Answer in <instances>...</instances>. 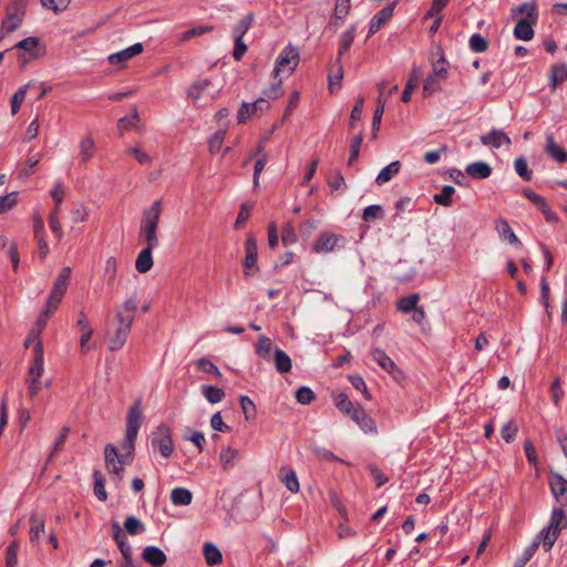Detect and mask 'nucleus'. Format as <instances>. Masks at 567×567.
I'll use <instances>...</instances> for the list:
<instances>
[{"instance_id": "39448f33", "label": "nucleus", "mask_w": 567, "mask_h": 567, "mask_svg": "<svg viewBox=\"0 0 567 567\" xmlns=\"http://www.w3.org/2000/svg\"><path fill=\"white\" fill-rule=\"evenodd\" d=\"M152 446L163 457H169L173 454L174 446L172 440L171 429L161 424L156 427V430L152 433Z\"/></svg>"}, {"instance_id": "4468645a", "label": "nucleus", "mask_w": 567, "mask_h": 567, "mask_svg": "<svg viewBox=\"0 0 567 567\" xmlns=\"http://www.w3.org/2000/svg\"><path fill=\"white\" fill-rule=\"evenodd\" d=\"M480 140L483 145L492 146L494 148H499L502 145L509 146L512 144L509 136L502 130L496 128H493L487 134L482 135Z\"/></svg>"}, {"instance_id": "ea45409f", "label": "nucleus", "mask_w": 567, "mask_h": 567, "mask_svg": "<svg viewBox=\"0 0 567 567\" xmlns=\"http://www.w3.org/2000/svg\"><path fill=\"white\" fill-rule=\"evenodd\" d=\"M202 393L209 403H218L225 398V392L214 385H203Z\"/></svg>"}, {"instance_id": "dca6fc26", "label": "nucleus", "mask_w": 567, "mask_h": 567, "mask_svg": "<svg viewBox=\"0 0 567 567\" xmlns=\"http://www.w3.org/2000/svg\"><path fill=\"white\" fill-rule=\"evenodd\" d=\"M142 558L153 567H162L167 560L166 554L156 546L145 547Z\"/></svg>"}, {"instance_id": "9d476101", "label": "nucleus", "mask_w": 567, "mask_h": 567, "mask_svg": "<svg viewBox=\"0 0 567 567\" xmlns=\"http://www.w3.org/2000/svg\"><path fill=\"white\" fill-rule=\"evenodd\" d=\"M104 453L109 473L120 475L123 472V464L128 463L125 456H118L117 449L113 444H107Z\"/></svg>"}, {"instance_id": "e433bc0d", "label": "nucleus", "mask_w": 567, "mask_h": 567, "mask_svg": "<svg viewBox=\"0 0 567 567\" xmlns=\"http://www.w3.org/2000/svg\"><path fill=\"white\" fill-rule=\"evenodd\" d=\"M354 33H355V28L354 25H352L351 28H349L348 30H346L344 32H342V34L340 35V40H339V50H338V60H340V58L349 51V49L351 48L353 41H354Z\"/></svg>"}, {"instance_id": "1a4fd4ad", "label": "nucleus", "mask_w": 567, "mask_h": 567, "mask_svg": "<svg viewBox=\"0 0 567 567\" xmlns=\"http://www.w3.org/2000/svg\"><path fill=\"white\" fill-rule=\"evenodd\" d=\"M371 357L384 371L389 372L393 379L400 382L403 379V372L396 367L393 360L381 349H373Z\"/></svg>"}, {"instance_id": "13d9d810", "label": "nucleus", "mask_w": 567, "mask_h": 567, "mask_svg": "<svg viewBox=\"0 0 567 567\" xmlns=\"http://www.w3.org/2000/svg\"><path fill=\"white\" fill-rule=\"evenodd\" d=\"M363 142V133L360 132L358 135H355L350 145V156L348 161V165H351L359 156L360 147Z\"/></svg>"}, {"instance_id": "49530a36", "label": "nucleus", "mask_w": 567, "mask_h": 567, "mask_svg": "<svg viewBox=\"0 0 567 567\" xmlns=\"http://www.w3.org/2000/svg\"><path fill=\"white\" fill-rule=\"evenodd\" d=\"M124 528L127 534L134 536L144 532L143 523L135 516H128L124 522Z\"/></svg>"}, {"instance_id": "774afa93", "label": "nucleus", "mask_w": 567, "mask_h": 567, "mask_svg": "<svg viewBox=\"0 0 567 567\" xmlns=\"http://www.w3.org/2000/svg\"><path fill=\"white\" fill-rule=\"evenodd\" d=\"M64 293H65V291L53 287V289L47 300L45 306L55 311L58 309Z\"/></svg>"}, {"instance_id": "a878e982", "label": "nucleus", "mask_w": 567, "mask_h": 567, "mask_svg": "<svg viewBox=\"0 0 567 567\" xmlns=\"http://www.w3.org/2000/svg\"><path fill=\"white\" fill-rule=\"evenodd\" d=\"M257 261V241L252 236H249L246 241V258L244 261L245 272L249 274V270L255 267Z\"/></svg>"}, {"instance_id": "603ef678", "label": "nucleus", "mask_w": 567, "mask_h": 567, "mask_svg": "<svg viewBox=\"0 0 567 567\" xmlns=\"http://www.w3.org/2000/svg\"><path fill=\"white\" fill-rule=\"evenodd\" d=\"M117 275V261L115 257H109L105 261L104 277L107 284H113Z\"/></svg>"}, {"instance_id": "7ed1b4c3", "label": "nucleus", "mask_w": 567, "mask_h": 567, "mask_svg": "<svg viewBox=\"0 0 567 567\" xmlns=\"http://www.w3.org/2000/svg\"><path fill=\"white\" fill-rule=\"evenodd\" d=\"M567 527V518L561 506L551 512L550 522L538 535H542L543 548L549 551L559 536L561 529Z\"/></svg>"}, {"instance_id": "ddd939ff", "label": "nucleus", "mask_w": 567, "mask_h": 567, "mask_svg": "<svg viewBox=\"0 0 567 567\" xmlns=\"http://www.w3.org/2000/svg\"><path fill=\"white\" fill-rule=\"evenodd\" d=\"M13 49L20 50V52H27L31 58H41L45 53L44 47L40 44V39L37 37H29L18 42Z\"/></svg>"}, {"instance_id": "c9c22d12", "label": "nucleus", "mask_w": 567, "mask_h": 567, "mask_svg": "<svg viewBox=\"0 0 567 567\" xmlns=\"http://www.w3.org/2000/svg\"><path fill=\"white\" fill-rule=\"evenodd\" d=\"M385 101H386V99H382L381 96H378L377 107L374 110V114H373V118H372V134H371L372 140H375L378 136V132H379L380 125H381L382 115L384 112Z\"/></svg>"}, {"instance_id": "bf43d9fd", "label": "nucleus", "mask_w": 567, "mask_h": 567, "mask_svg": "<svg viewBox=\"0 0 567 567\" xmlns=\"http://www.w3.org/2000/svg\"><path fill=\"white\" fill-rule=\"evenodd\" d=\"M212 30H213V27H209V25H198V27L190 28L189 30H187L181 34L179 41H187L192 38L203 35L204 33L209 32Z\"/></svg>"}, {"instance_id": "864d4df0", "label": "nucleus", "mask_w": 567, "mask_h": 567, "mask_svg": "<svg viewBox=\"0 0 567 567\" xmlns=\"http://www.w3.org/2000/svg\"><path fill=\"white\" fill-rule=\"evenodd\" d=\"M240 408L246 420H254L256 417L255 403L246 395L240 396Z\"/></svg>"}, {"instance_id": "3c124183", "label": "nucleus", "mask_w": 567, "mask_h": 567, "mask_svg": "<svg viewBox=\"0 0 567 567\" xmlns=\"http://www.w3.org/2000/svg\"><path fill=\"white\" fill-rule=\"evenodd\" d=\"M281 240L286 246L297 241L295 227L291 221H287L284 224L281 228Z\"/></svg>"}, {"instance_id": "9b49d317", "label": "nucleus", "mask_w": 567, "mask_h": 567, "mask_svg": "<svg viewBox=\"0 0 567 567\" xmlns=\"http://www.w3.org/2000/svg\"><path fill=\"white\" fill-rule=\"evenodd\" d=\"M396 4L398 1L395 0L372 17L369 24V35L378 32L392 18Z\"/></svg>"}, {"instance_id": "680f3d73", "label": "nucleus", "mask_w": 567, "mask_h": 567, "mask_svg": "<svg viewBox=\"0 0 567 567\" xmlns=\"http://www.w3.org/2000/svg\"><path fill=\"white\" fill-rule=\"evenodd\" d=\"M29 85H25L23 87H20L11 97V113L14 115L18 113V111L21 107V104L23 103L25 99L27 87Z\"/></svg>"}, {"instance_id": "a211bd4d", "label": "nucleus", "mask_w": 567, "mask_h": 567, "mask_svg": "<svg viewBox=\"0 0 567 567\" xmlns=\"http://www.w3.org/2000/svg\"><path fill=\"white\" fill-rule=\"evenodd\" d=\"M143 44L142 43H135L120 52L113 53L109 56V62L111 64H117V63H124L128 61L130 59L138 55L143 52Z\"/></svg>"}, {"instance_id": "052dcab7", "label": "nucleus", "mask_w": 567, "mask_h": 567, "mask_svg": "<svg viewBox=\"0 0 567 567\" xmlns=\"http://www.w3.org/2000/svg\"><path fill=\"white\" fill-rule=\"evenodd\" d=\"M19 542L13 540L7 548L6 565L7 567H14L18 563Z\"/></svg>"}, {"instance_id": "4d7b16f0", "label": "nucleus", "mask_w": 567, "mask_h": 567, "mask_svg": "<svg viewBox=\"0 0 567 567\" xmlns=\"http://www.w3.org/2000/svg\"><path fill=\"white\" fill-rule=\"evenodd\" d=\"M53 312H54V310H52L45 306L44 309L42 310V312L40 313V316L38 317L35 323L31 328V330H34L41 334V332L43 331L44 327L47 326V323L49 321L50 316Z\"/></svg>"}, {"instance_id": "f3484780", "label": "nucleus", "mask_w": 567, "mask_h": 567, "mask_svg": "<svg viewBox=\"0 0 567 567\" xmlns=\"http://www.w3.org/2000/svg\"><path fill=\"white\" fill-rule=\"evenodd\" d=\"M131 330L132 329L130 328H124L123 326L117 324L116 329L109 336V349L111 351H117L122 349L128 338Z\"/></svg>"}, {"instance_id": "79ce46f5", "label": "nucleus", "mask_w": 567, "mask_h": 567, "mask_svg": "<svg viewBox=\"0 0 567 567\" xmlns=\"http://www.w3.org/2000/svg\"><path fill=\"white\" fill-rule=\"evenodd\" d=\"M94 477V495L102 502L107 499V493L105 491V480L99 470L93 472Z\"/></svg>"}, {"instance_id": "393cba45", "label": "nucleus", "mask_w": 567, "mask_h": 567, "mask_svg": "<svg viewBox=\"0 0 567 567\" xmlns=\"http://www.w3.org/2000/svg\"><path fill=\"white\" fill-rule=\"evenodd\" d=\"M543 545L542 535H537L534 540L525 548L524 553L518 557L513 567H525L538 549Z\"/></svg>"}, {"instance_id": "72a5a7b5", "label": "nucleus", "mask_w": 567, "mask_h": 567, "mask_svg": "<svg viewBox=\"0 0 567 567\" xmlns=\"http://www.w3.org/2000/svg\"><path fill=\"white\" fill-rule=\"evenodd\" d=\"M254 21V14L248 13L243 17L231 30L234 39H244V35L248 32Z\"/></svg>"}, {"instance_id": "b1692460", "label": "nucleus", "mask_w": 567, "mask_h": 567, "mask_svg": "<svg viewBox=\"0 0 567 567\" xmlns=\"http://www.w3.org/2000/svg\"><path fill=\"white\" fill-rule=\"evenodd\" d=\"M497 233L499 234V236L513 244V245H516V246H520L522 243L520 240L518 239V237L515 235V233L513 231L512 227L509 226L508 221L504 218H498L496 220V226H495Z\"/></svg>"}, {"instance_id": "37998d69", "label": "nucleus", "mask_w": 567, "mask_h": 567, "mask_svg": "<svg viewBox=\"0 0 567 567\" xmlns=\"http://www.w3.org/2000/svg\"><path fill=\"white\" fill-rule=\"evenodd\" d=\"M334 404L340 412L349 416L357 409L346 393L337 394L334 396Z\"/></svg>"}, {"instance_id": "a19ab883", "label": "nucleus", "mask_w": 567, "mask_h": 567, "mask_svg": "<svg viewBox=\"0 0 567 567\" xmlns=\"http://www.w3.org/2000/svg\"><path fill=\"white\" fill-rule=\"evenodd\" d=\"M351 0H336L334 13L331 23L337 24L339 20H343L350 12Z\"/></svg>"}, {"instance_id": "6ab92c4d", "label": "nucleus", "mask_w": 567, "mask_h": 567, "mask_svg": "<svg viewBox=\"0 0 567 567\" xmlns=\"http://www.w3.org/2000/svg\"><path fill=\"white\" fill-rule=\"evenodd\" d=\"M545 152L558 163L567 161V152L555 142L553 134H547L546 136Z\"/></svg>"}, {"instance_id": "f704fd0d", "label": "nucleus", "mask_w": 567, "mask_h": 567, "mask_svg": "<svg viewBox=\"0 0 567 567\" xmlns=\"http://www.w3.org/2000/svg\"><path fill=\"white\" fill-rule=\"evenodd\" d=\"M203 554L207 565L214 566L223 560L220 550L213 543H205L203 547Z\"/></svg>"}, {"instance_id": "0e129e2a", "label": "nucleus", "mask_w": 567, "mask_h": 567, "mask_svg": "<svg viewBox=\"0 0 567 567\" xmlns=\"http://www.w3.org/2000/svg\"><path fill=\"white\" fill-rule=\"evenodd\" d=\"M516 173L525 181L532 179V171L527 167V162L524 157H517L514 163Z\"/></svg>"}, {"instance_id": "f8f14e48", "label": "nucleus", "mask_w": 567, "mask_h": 567, "mask_svg": "<svg viewBox=\"0 0 567 567\" xmlns=\"http://www.w3.org/2000/svg\"><path fill=\"white\" fill-rule=\"evenodd\" d=\"M549 486L559 506H567V480L560 474H554L549 478Z\"/></svg>"}, {"instance_id": "6e6d98bb", "label": "nucleus", "mask_w": 567, "mask_h": 567, "mask_svg": "<svg viewBox=\"0 0 567 567\" xmlns=\"http://www.w3.org/2000/svg\"><path fill=\"white\" fill-rule=\"evenodd\" d=\"M18 193L12 192L4 196H0V214H3L10 209H12L18 202Z\"/></svg>"}, {"instance_id": "0eeeda50", "label": "nucleus", "mask_w": 567, "mask_h": 567, "mask_svg": "<svg viewBox=\"0 0 567 567\" xmlns=\"http://www.w3.org/2000/svg\"><path fill=\"white\" fill-rule=\"evenodd\" d=\"M25 6L27 0H16L8 9V16L2 22V29L6 33H11L21 25Z\"/></svg>"}, {"instance_id": "2f4dec72", "label": "nucleus", "mask_w": 567, "mask_h": 567, "mask_svg": "<svg viewBox=\"0 0 567 567\" xmlns=\"http://www.w3.org/2000/svg\"><path fill=\"white\" fill-rule=\"evenodd\" d=\"M171 501L174 505H189L193 501V494L184 487H176L171 492Z\"/></svg>"}, {"instance_id": "423d86ee", "label": "nucleus", "mask_w": 567, "mask_h": 567, "mask_svg": "<svg viewBox=\"0 0 567 567\" xmlns=\"http://www.w3.org/2000/svg\"><path fill=\"white\" fill-rule=\"evenodd\" d=\"M138 307V299L134 296L126 299L122 305L115 307V318L118 326L132 329L135 313Z\"/></svg>"}, {"instance_id": "f257e3e1", "label": "nucleus", "mask_w": 567, "mask_h": 567, "mask_svg": "<svg viewBox=\"0 0 567 567\" xmlns=\"http://www.w3.org/2000/svg\"><path fill=\"white\" fill-rule=\"evenodd\" d=\"M162 214V200H155L150 208L144 209L141 219L138 237L150 247H158L157 229Z\"/></svg>"}, {"instance_id": "de8ad7c7", "label": "nucleus", "mask_w": 567, "mask_h": 567, "mask_svg": "<svg viewBox=\"0 0 567 567\" xmlns=\"http://www.w3.org/2000/svg\"><path fill=\"white\" fill-rule=\"evenodd\" d=\"M281 482L291 493H297L299 491V481L293 470H288L282 475Z\"/></svg>"}, {"instance_id": "a18cd8bd", "label": "nucleus", "mask_w": 567, "mask_h": 567, "mask_svg": "<svg viewBox=\"0 0 567 567\" xmlns=\"http://www.w3.org/2000/svg\"><path fill=\"white\" fill-rule=\"evenodd\" d=\"M138 121H140V116H138V113H137V109L134 107L132 115L121 117L117 121V128H118L120 133H123L124 131H126V130H128L131 127H135L137 125Z\"/></svg>"}, {"instance_id": "09e8293b", "label": "nucleus", "mask_w": 567, "mask_h": 567, "mask_svg": "<svg viewBox=\"0 0 567 567\" xmlns=\"http://www.w3.org/2000/svg\"><path fill=\"white\" fill-rule=\"evenodd\" d=\"M515 12L526 14L524 19L537 21V6L534 2H524L515 9Z\"/></svg>"}, {"instance_id": "7c9ffc66", "label": "nucleus", "mask_w": 567, "mask_h": 567, "mask_svg": "<svg viewBox=\"0 0 567 567\" xmlns=\"http://www.w3.org/2000/svg\"><path fill=\"white\" fill-rule=\"evenodd\" d=\"M274 361L276 370L279 373H287L291 370L292 363L290 357L281 349H276L274 352Z\"/></svg>"}, {"instance_id": "20e7f679", "label": "nucleus", "mask_w": 567, "mask_h": 567, "mask_svg": "<svg viewBox=\"0 0 567 567\" xmlns=\"http://www.w3.org/2000/svg\"><path fill=\"white\" fill-rule=\"evenodd\" d=\"M299 52L296 48L286 47L276 60V66L274 69V78L277 79L280 74L289 76L298 66Z\"/></svg>"}, {"instance_id": "c85d7f7f", "label": "nucleus", "mask_w": 567, "mask_h": 567, "mask_svg": "<svg viewBox=\"0 0 567 567\" xmlns=\"http://www.w3.org/2000/svg\"><path fill=\"white\" fill-rule=\"evenodd\" d=\"M401 168V163L399 161H394L383 167L379 175L375 178L378 185H383L390 182L396 174H399Z\"/></svg>"}, {"instance_id": "338daca9", "label": "nucleus", "mask_w": 567, "mask_h": 567, "mask_svg": "<svg viewBox=\"0 0 567 567\" xmlns=\"http://www.w3.org/2000/svg\"><path fill=\"white\" fill-rule=\"evenodd\" d=\"M251 209L252 206L250 204H241L239 214L234 225L236 229H240L244 226V224L248 220V218L250 217Z\"/></svg>"}, {"instance_id": "4c0bfd02", "label": "nucleus", "mask_w": 567, "mask_h": 567, "mask_svg": "<svg viewBox=\"0 0 567 567\" xmlns=\"http://www.w3.org/2000/svg\"><path fill=\"white\" fill-rule=\"evenodd\" d=\"M81 161L86 163L90 161L95 153V144L91 136H85L79 143Z\"/></svg>"}, {"instance_id": "2eb2a0df", "label": "nucleus", "mask_w": 567, "mask_h": 567, "mask_svg": "<svg viewBox=\"0 0 567 567\" xmlns=\"http://www.w3.org/2000/svg\"><path fill=\"white\" fill-rule=\"evenodd\" d=\"M350 417L363 432L374 433L377 431L374 420L361 406H357V409L350 414Z\"/></svg>"}, {"instance_id": "412c9836", "label": "nucleus", "mask_w": 567, "mask_h": 567, "mask_svg": "<svg viewBox=\"0 0 567 567\" xmlns=\"http://www.w3.org/2000/svg\"><path fill=\"white\" fill-rule=\"evenodd\" d=\"M536 21L519 19L514 28V35L517 40L529 41L534 37L533 24Z\"/></svg>"}, {"instance_id": "c756f323", "label": "nucleus", "mask_w": 567, "mask_h": 567, "mask_svg": "<svg viewBox=\"0 0 567 567\" xmlns=\"http://www.w3.org/2000/svg\"><path fill=\"white\" fill-rule=\"evenodd\" d=\"M272 348L274 343L270 338L265 334H260L258 337V340L255 344V351L258 357L262 358L264 360H269Z\"/></svg>"}, {"instance_id": "5701e85b", "label": "nucleus", "mask_w": 567, "mask_h": 567, "mask_svg": "<svg viewBox=\"0 0 567 567\" xmlns=\"http://www.w3.org/2000/svg\"><path fill=\"white\" fill-rule=\"evenodd\" d=\"M465 172L473 178L485 179L491 176V166L482 161L471 163L466 166Z\"/></svg>"}, {"instance_id": "cd10ccee", "label": "nucleus", "mask_w": 567, "mask_h": 567, "mask_svg": "<svg viewBox=\"0 0 567 567\" xmlns=\"http://www.w3.org/2000/svg\"><path fill=\"white\" fill-rule=\"evenodd\" d=\"M44 371V353L40 351V348L35 349L33 355V362L29 368V378L40 380Z\"/></svg>"}, {"instance_id": "bb28decb", "label": "nucleus", "mask_w": 567, "mask_h": 567, "mask_svg": "<svg viewBox=\"0 0 567 567\" xmlns=\"http://www.w3.org/2000/svg\"><path fill=\"white\" fill-rule=\"evenodd\" d=\"M550 83L549 87L551 91H555L558 85L564 83L567 80V65L566 64H555L550 69Z\"/></svg>"}, {"instance_id": "8fccbe9b", "label": "nucleus", "mask_w": 567, "mask_h": 567, "mask_svg": "<svg viewBox=\"0 0 567 567\" xmlns=\"http://www.w3.org/2000/svg\"><path fill=\"white\" fill-rule=\"evenodd\" d=\"M470 48L476 53L485 52L488 48L487 40L478 33L473 34L470 38Z\"/></svg>"}, {"instance_id": "69168bd1", "label": "nucleus", "mask_w": 567, "mask_h": 567, "mask_svg": "<svg viewBox=\"0 0 567 567\" xmlns=\"http://www.w3.org/2000/svg\"><path fill=\"white\" fill-rule=\"evenodd\" d=\"M59 208L54 207V209L49 215V224L52 231L55 234V236L61 239L63 236V230L58 217Z\"/></svg>"}, {"instance_id": "58836bf2", "label": "nucleus", "mask_w": 567, "mask_h": 567, "mask_svg": "<svg viewBox=\"0 0 567 567\" xmlns=\"http://www.w3.org/2000/svg\"><path fill=\"white\" fill-rule=\"evenodd\" d=\"M455 193V188L452 185H445L441 193L435 194L433 196V200L444 207H450L453 203V195Z\"/></svg>"}, {"instance_id": "e2e57ef3", "label": "nucleus", "mask_w": 567, "mask_h": 567, "mask_svg": "<svg viewBox=\"0 0 567 567\" xmlns=\"http://www.w3.org/2000/svg\"><path fill=\"white\" fill-rule=\"evenodd\" d=\"M440 80L433 74L427 75L423 83L424 95H432L434 92L440 90Z\"/></svg>"}, {"instance_id": "aec40b11", "label": "nucleus", "mask_w": 567, "mask_h": 567, "mask_svg": "<svg viewBox=\"0 0 567 567\" xmlns=\"http://www.w3.org/2000/svg\"><path fill=\"white\" fill-rule=\"evenodd\" d=\"M239 455L240 453L237 449L231 446H223L219 453V462L223 470L226 472L231 470L236 465Z\"/></svg>"}, {"instance_id": "6e6552de", "label": "nucleus", "mask_w": 567, "mask_h": 567, "mask_svg": "<svg viewBox=\"0 0 567 567\" xmlns=\"http://www.w3.org/2000/svg\"><path fill=\"white\" fill-rule=\"evenodd\" d=\"M346 239L333 233L324 231L318 236L312 245V250L317 254H328L339 249Z\"/></svg>"}, {"instance_id": "c03bdc74", "label": "nucleus", "mask_w": 567, "mask_h": 567, "mask_svg": "<svg viewBox=\"0 0 567 567\" xmlns=\"http://www.w3.org/2000/svg\"><path fill=\"white\" fill-rule=\"evenodd\" d=\"M417 301H419L417 293H412L410 296L402 297L398 301V305H396L398 310H400L404 313H409L416 308Z\"/></svg>"}, {"instance_id": "f03ea898", "label": "nucleus", "mask_w": 567, "mask_h": 567, "mask_svg": "<svg viewBox=\"0 0 567 567\" xmlns=\"http://www.w3.org/2000/svg\"><path fill=\"white\" fill-rule=\"evenodd\" d=\"M142 400L138 399L130 408L126 416V433L125 441L122 445V450L125 451V454H123V456H125L128 463L132 460V454L134 452V443L137 437L138 430L142 425Z\"/></svg>"}, {"instance_id": "4be33fe9", "label": "nucleus", "mask_w": 567, "mask_h": 567, "mask_svg": "<svg viewBox=\"0 0 567 567\" xmlns=\"http://www.w3.org/2000/svg\"><path fill=\"white\" fill-rule=\"evenodd\" d=\"M155 247H150V246H145V248H143L136 260H135V269L141 272V274H145L147 272L148 270H151V268L153 267V256H152V250L154 249Z\"/></svg>"}, {"instance_id": "5fc2aeb1", "label": "nucleus", "mask_w": 567, "mask_h": 567, "mask_svg": "<svg viewBox=\"0 0 567 567\" xmlns=\"http://www.w3.org/2000/svg\"><path fill=\"white\" fill-rule=\"evenodd\" d=\"M225 136H226V130L220 128L209 138L208 145H209L210 153H217L221 148Z\"/></svg>"}, {"instance_id": "473e14b6", "label": "nucleus", "mask_w": 567, "mask_h": 567, "mask_svg": "<svg viewBox=\"0 0 567 567\" xmlns=\"http://www.w3.org/2000/svg\"><path fill=\"white\" fill-rule=\"evenodd\" d=\"M44 533V518L39 515H32L30 517V540L32 543L38 542Z\"/></svg>"}]
</instances>
